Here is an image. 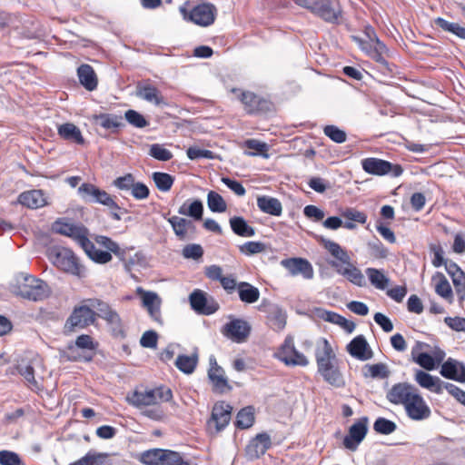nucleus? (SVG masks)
Segmentation results:
<instances>
[{"mask_svg": "<svg viewBox=\"0 0 465 465\" xmlns=\"http://www.w3.org/2000/svg\"><path fill=\"white\" fill-rule=\"evenodd\" d=\"M47 255L51 262L58 269L79 278L85 277V268L70 249L52 247L48 249Z\"/></svg>", "mask_w": 465, "mask_h": 465, "instance_id": "obj_1", "label": "nucleus"}, {"mask_svg": "<svg viewBox=\"0 0 465 465\" xmlns=\"http://www.w3.org/2000/svg\"><path fill=\"white\" fill-rule=\"evenodd\" d=\"M14 292L31 301H41L49 295L48 285L32 275L22 273L14 286Z\"/></svg>", "mask_w": 465, "mask_h": 465, "instance_id": "obj_2", "label": "nucleus"}, {"mask_svg": "<svg viewBox=\"0 0 465 465\" xmlns=\"http://www.w3.org/2000/svg\"><path fill=\"white\" fill-rule=\"evenodd\" d=\"M172 398L173 393L170 389L159 387L153 390H135L127 394L126 401L129 404L141 409L143 407L158 405L163 401H169Z\"/></svg>", "mask_w": 465, "mask_h": 465, "instance_id": "obj_3", "label": "nucleus"}, {"mask_svg": "<svg viewBox=\"0 0 465 465\" xmlns=\"http://www.w3.org/2000/svg\"><path fill=\"white\" fill-rule=\"evenodd\" d=\"M179 11L184 20L203 27L213 25L217 15L216 7L210 3L194 6L184 4L179 7Z\"/></svg>", "mask_w": 465, "mask_h": 465, "instance_id": "obj_4", "label": "nucleus"}, {"mask_svg": "<svg viewBox=\"0 0 465 465\" xmlns=\"http://www.w3.org/2000/svg\"><path fill=\"white\" fill-rule=\"evenodd\" d=\"M296 4L331 23H335L341 15L336 0H296Z\"/></svg>", "mask_w": 465, "mask_h": 465, "instance_id": "obj_5", "label": "nucleus"}, {"mask_svg": "<svg viewBox=\"0 0 465 465\" xmlns=\"http://www.w3.org/2000/svg\"><path fill=\"white\" fill-rule=\"evenodd\" d=\"M362 169L372 175L391 174L393 177L401 175L403 169L400 164H393L388 161L369 157L361 161Z\"/></svg>", "mask_w": 465, "mask_h": 465, "instance_id": "obj_6", "label": "nucleus"}, {"mask_svg": "<svg viewBox=\"0 0 465 465\" xmlns=\"http://www.w3.org/2000/svg\"><path fill=\"white\" fill-rule=\"evenodd\" d=\"M136 294L140 296L142 300V306L147 311L151 319L159 325L163 324L162 317L161 306L162 299L154 292L145 291L142 287H137Z\"/></svg>", "mask_w": 465, "mask_h": 465, "instance_id": "obj_7", "label": "nucleus"}, {"mask_svg": "<svg viewBox=\"0 0 465 465\" xmlns=\"http://www.w3.org/2000/svg\"><path fill=\"white\" fill-rule=\"evenodd\" d=\"M232 411V406L224 401L214 404L211 418L207 421V428L210 433H218L228 425Z\"/></svg>", "mask_w": 465, "mask_h": 465, "instance_id": "obj_8", "label": "nucleus"}, {"mask_svg": "<svg viewBox=\"0 0 465 465\" xmlns=\"http://www.w3.org/2000/svg\"><path fill=\"white\" fill-rule=\"evenodd\" d=\"M315 359L318 367V372L322 375L330 371L338 363L336 355L326 339L320 340L316 344Z\"/></svg>", "mask_w": 465, "mask_h": 465, "instance_id": "obj_9", "label": "nucleus"}, {"mask_svg": "<svg viewBox=\"0 0 465 465\" xmlns=\"http://www.w3.org/2000/svg\"><path fill=\"white\" fill-rule=\"evenodd\" d=\"M419 390L409 382H398L391 386L386 393L388 401L394 405L405 406Z\"/></svg>", "mask_w": 465, "mask_h": 465, "instance_id": "obj_10", "label": "nucleus"}, {"mask_svg": "<svg viewBox=\"0 0 465 465\" xmlns=\"http://www.w3.org/2000/svg\"><path fill=\"white\" fill-rule=\"evenodd\" d=\"M78 194L86 203H99L104 206L113 204V196L93 183H82L78 187Z\"/></svg>", "mask_w": 465, "mask_h": 465, "instance_id": "obj_11", "label": "nucleus"}, {"mask_svg": "<svg viewBox=\"0 0 465 465\" xmlns=\"http://www.w3.org/2000/svg\"><path fill=\"white\" fill-rule=\"evenodd\" d=\"M54 230L62 235L72 238L82 249L89 241L87 229L80 224L57 221L54 224Z\"/></svg>", "mask_w": 465, "mask_h": 465, "instance_id": "obj_12", "label": "nucleus"}, {"mask_svg": "<svg viewBox=\"0 0 465 465\" xmlns=\"http://www.w3.org/2000/svg\"><path fill=\"white\" fill-rule=\"evenodd\" d=\"M94 344L89 335H80L75 341L74 346H70L69 359L74 361H89L93 359Z\"/></svg>", "mask_w": 465, "mask_h": 465, "instance_id": "obj_13", "label": "nucleus"}, {"mask_svg": "<svg viewBox=\"0 0 465 465\" xmlns=\"http://www.w3.org/2000/svg\"><path fill=\"white\" fill-rule=\"evenodd\" d=\"M95 313L89 306H80L75 308L71 316L67 319L65 328L73 331L74 328H85L94 323Z\"/></svg>", "mask_w": 465, "mask_h": 465, "instance_id": "obj_14", "label": "nucleus"}, {"mask_svg": "<svg viewBox=\"0 0 465 465\" xmlns=\"http://www.w3.org/2000/svg\"><path fill=\"white\" fill-rule=\"evenodd\" d=\"M403 407L407 416L412 420H424L431 414L430 408L420 392L415 393L414 397Z\"/></svg>", "mask_w": 465, "mask_h": 465, "instance_id": "obj_15", "label": "nucleus"}, {"mask_svg": "<svg viewBox=\"0 0 465 465\" xmlns=\"http://www.w3.org/2000/svg\"><path fill=\"white\" fill-rule=\"evenodd\" d=\"M251 332L250 324L242 319H234L227 322L223 329V333L232 341L241 343L247 340Z\"/></svg>", "mask_w": 465, "mask_h": 465, "instance_id": "obj_16", "label": "nucleus"}, {"mask_svg": "<svg viewBox=\"0 0 465 465\" xmlns=\"http://www.w3.org/2000/svg\"><path fill=\"white\" fill-rule=\"evenodd\" d=\"M278 358L286 365L306 366L309 363L308 359L295 349L291 338L285 340L278 352Z\"/></svg>", "mask_w": 465, "mask_h": 465, "instance_id": "obj_17", "label": "nucleus"}, {"mask_svg": "<svg viewBox=\"0 0 465 465\" xmlns=\"http://www.w3.org/2000/svg\"><path fill=\"white\" fill-rule=\"evenodd\" d=\"M191 307L196 312L211 315L218 311L219 304L213 299H208L201 290H194L189 296Z\"/></svg>", "mask_w": 465, "mask_h": 465, "instance_id": "obj_18", "label": "nucleus"}, {"mask_svg": "<svg viewBox=\"0 0 465 465\" xmlns=\"http://www.w3.org/2000/svg\"><path fill=\"white\" fill-rule=\"evenodd\" d=\"M367 418H362L349 429V433L343 440V445L346 449L351 450H356L358 445L363 440L366 436L367 428Z\"/></svg>", "mask_w": 465, "mask_h": 465, "instance_id": "obj_19", "label": "nucleus"}, {"mask_svg": "<svg viewBox=\"0 0 465 465\" xmlns=\"http://www.w3.org/2000/svg\"><path fill=\"white\" fill-rule=\"evenodd\" d=\"M89 307L94 312L95 316L105 320L114 329L121 327L120 316L106 302L101 300H92Z\"/></svg>", "mask_w": 465, "mask_h": 465, "instance_id": "obj_20", "label": "nucleus"}, {"mask_svg": "<svg viewBox=\"0 0 465 465\" xmlns=\"http://www.w3.org/2000/svg\"><path fill=\"white\" fill-rule=\"evenodd\" d=\"M135 94L137 97L156 106L167 104L160 90L148 81L137 84Z\"/></svg>", "mask_w": 465, "mask_h": 465, "instance_id": "obj_21", "label": "nucleus"}, {"mask_svg": "<svg viewBox=\"0 0 465 465\" xmlns=\"http://www.w3.org/2000/svg\"><path fill=\"white\" fill-rule=\"evenodd\" d=\"M271 445V437L267 433L257 434L246 446V456L250 460L258 459L266 452Z\"/></svg>", "mask_w": 465, "mask_h": 465, "instance_id": "obj_22", "label": "nucleus"}, {"mask_svg": "<svg viewBox=\"0 0 465 465\" xmlns=\"http://www.w3.org/2000/svg\"><path fill=\"white\" fill-rule=\"evenodd\" d=\"M331 266L336 270V272L344 276L351 283L362 287L366 285L365 277L360 269L351 264V261L348 264H339L337 262H331Z\"/></svg>", "mask_w": 465, "mask_h": 465, "instance_id": "obj_23", "label": "nucleus"}, {"mask_svg": "<svg viewBox=\"0 0 465 465\" xmlns=\"http://www.w3.org/2000/svg\"><path fill=\"white\" fill-rule=\"evenodd\" d=\"M208 377L212 382L213 391L219 393H224L231 391L227 378L225 377L224 371L220 367L216 361L211 359V368L208 371Z\"/></svg>", "mask_w": 465, "mask_h": 465, "instance_id": "obj_24", "label": "nucleus"}, {"mask_svg": "<svg viewBox=\"0 0 465 465\" xmlns=\"http://www.w3.org/2000/svg\"><path fill=\"white\" fill-rule=\"evenodd\" d=\"M440 373L446 379L465 382V365L452 358L442 363Z\"/></svg>", "mask_w": 465, "mask_h": 465, "instance_id": "obj_25", "label": "nucleus"}, {"mask_svg": "<svg viewBox=\"0 0 465 465\" xmlns=\"http://www.w3.org/2000/svg\"><path fill=\"white\" fill-rule=\"evenodd\" d=\"M175 235L179 240H189L195 232V226L192 221L179 216H172L168 219Z\"/></svg>", "mask_w": 465, "mask_h": 465, "instance_id": "obj_26", "label": "nucleus"}, {"mask_svg": "<svg viewBox=\"0 0 465 465\" xmlns=\"http://www.w3.org/2000/svg\"><path fill=\"white\" fill-rule=\"evenodd\" d=\"M347 350L352 357L360 361H367L373 357V352L362 335L355 337L348 344Z\"/></svg>", "mask_w": 465, "mask_h": 465, "instance_id": "obj_27", "label": "nucleus"}, {"mask_svg": "<svg viewBox=\"0 0 465 465\" xmlns=\"http://www.w3.org/2000/svg\"><path fill=\"white\" fill-rule=\"evenodd\" d=\"M282 264L290 271L292 275L302 274L305 279L313 277V269L311 263L302 258H292L283 260Z\"/></svg>", "mask_w": 465, "mask_h": 465, "instance_id": "obj_28", "label": "nucleus"}, {"mask_svg": "<svg viewBox=\"0 0 465 465\" xmlns=\"http://www.w3.org/2000/svg\"><path fill=\"white\" fill-rule=\"evenodd\" d=\"M415 381L422 388L433 391L437 394L442 392L445 382L439 377L432 376L430 373L418 370L414 375Z\"/></svg>", "mask_w": 465, "mask_h": 465, "instance_id": "obj_29", "label": "nucleus"}, {"mask_svg": "<svg viewBox=\"0 0 465 465\" xmlns=\"http://www.w3.org/2000/svg\"><path fill=\"white\" fill-rule=\"evenodd\" d=\"M18 202L30 209H38L47 204L46 198L41 190H30L22 193Z\"/></svg>", "mask_w": 465, "mask_h": 465, "instance_id": "obj_30", "label": "nucleus"}, {"mask_svg": "<svg viewBox=\"0 0 465 465\" xmlns=\"http://www.w3.org/2000/svg\"><path fill=\"white\" fill-rule=\"evenodd\" d=\"M203 213V204L199 199H188L178 209V213L192 217L198 221L202 220Z\"/></svg>", "mask_w": 465, "mask_h": 465, "instance_id": "obj_31", "label": "nucleus"}, {"mask_svg": "<svg viewBox=\"0 0 465 465\" xmlns=\"http://www.w3.org/2000/svg\"><path fill=\"white\" fill-rule=\"evenodd\" d=\"M257 206L264 213L280 216L282 213L281 202L274 197L259 196L257 198Z\"/></svg>", "mask_w": 465, "mask_h": 465, "instance_id": "obj_32", "label": "nucleus"}, {"mask_svg": "<svg viewBox=\"0 0 465 465\" xmlns=\"http://www.w3.org/2000/svg\"><path fill=\"white\" fill-rule=\"evenodd\" d=\"M77 75L81 84L88 91H93L97 87V77L89 64H82L77 69Z\"/></svg>", "mask_w": 465, "mask_h": 465, "instance_id": "obj_33", "label": "nucleus"}, {"mask_svg": "<svg viewBox=\"0 0 465 465\" xmlns=\"http://www.w3.org/2000/svg\"><path fill=\"white\" fill-rule=\"evenodd\" d=\"M58 134L64 140L83 144L84 139L82 135L80 129L72 123H65L58 126Z\"/></svg>", "mask_w": 465, "mask_h": 465, "instance_id": "obj_34", "label": "nucleus"}, {"mask_svg": "<svg viewBox=\"0 0 465 465\" xmlns=\"http://www.w3.org/2000/svg\"><path fill=\"white\" fill-rule=\"evenodd\" d=\"M341 217L346 220L343 223V227L348 230H354L356 228L355 223L363 224L367 221L366 213L354 208H346L342 210L341 212Z\"/></svg>", "mask_w": 465, "mask_h": 465, "instance_id": "obj_35", "label": "nucleus"}, {"mask_svg": "<svg viewBox=\"0 0 465 465\" xmlns=\"http://www.w3.org/2000/svg\"><path fill=\"white\" fill-rule=\"evenodd\" d=\"M172 450L154 449L142 453L140 460L146 465H163L167 459V454Z\"/></svg>", "mask_w": 465, "mask_h": 465, "instance_id": "obj_36", "label": "nucleus"}, {"mask_svg": "<svg viewBox=\"0 0 465 465\" xmlns=\"http://www.w3.org/2000/svg\"><path fill=\"white\" fill-rule=\"evenodd\" d=\"M241 101L248 114H254L262 111L266 104L259 96L251 92H242Z\"/></svg>", "mask_w": 465, "mask_h": 465, "instance_id": "obj_37", "label": "nucleus"}, {"mask_svg": "<svg viewBox=\"0 0 465 465\" xmlns=\"http://www.w3.org/2000/svg\"><path fill=\"white\" fill-rule=\"evenodd\" d=\"M239 298L242 302L254 303L260 298V291L247 282H241L237 285Z\"/></svg>", "mask_w": 465, "mask_h": 465, "instance_id": "obj_38", "label": "nucleus"}, {"mask_svg": "<svg viewBox=\"0 0 465 465\" xmlns=\"http://www.w3.org/2000/svg\"><path fill=\"white\" fill-rule=\"evenodd\" d=\"M83 250L86 255L96 263L104 264L111 262L113 258L109 252L100 250L90 240L84 246Z\"/></svg>", "mask_w": 465, "mask_h": 465, "instance_id": "obj_39", "label": "nucleus"}, {"mask_svg": "<svg viewBox=\"0 0 465 465\" xmlns=\"http://www.w3.org/2000/svg\"><path fill=\"white\" fill-rule=\"evenodd\" d=\"M229 223L232 231L241 237H252L255 235V229L250 226L242 216L230 218Z\"/></svg>", "mask_w": 465, "mask_h": 465, "instance_id": "obj_40", "label": "nucleus"}, {"mask_svg": "<svg viewBox=\"0 0 465 465\" xmlns=\"http://www.w3.org/2000/svg\"><path fill=\"white\" fill-rule=\"evenodd\" d=\"M352 39L361 46V48L365 51L373 60L376 62L385 64L386 60L383 57V54L386 52V46L382 43H378V45L367 46L363 45L364 43L361 38L357 36H352Z\"/></svg>", "mask_w": 465, "mask_h": 465, "instance_id": "obj_41", "label": "nucleus"}, {"mask_svg": "<svg viewBox=\"0 0 465 465\" xmlns=\"http://www.w3.org/2000/svg\"><path fill=\"white\" fill-rule=\"evenodd\" d=\"M322 244L324 248L330 252V254L336 259L335 262H337L339 264H348L351 261V257L348 252L337 242L323 239Z\"/></svg>", "mask_w": 465, "mask_h": 465, "instance_id": "obj_42", "label": "nucleus"}, {"mask_svg": "<svg viewBox=\"0 0 465 465\" xmlns=\"http://www.w3.org/2000/svg\"><path fill=\"white\" fill-rule=\"evenodd\" d=\"M362 374L365 378L387 379L391 375V371L387 364L380 362L366 364L362 369Z\"/></svg>", "mask_w": 465, "mask_h": 465, "instance_id": "obj_43", "label": "nucleus"}, {"mask_svg": "<svg viewBox=\"0 0 465 465\" xmlns=\"http://www.w3.org/2000/svg\"><path fill=\"white\" fill-rule=\"evenodd\" d=\"M95 124L104 129L113 130L124 126L123 117L113 114L94 115Z\"/></svg>", "mask_w": 465, "mask_h": 465, "instance_id": "obj_44", "label": "nucleus"}, {"mask_svg": "<svg viewBox=\"0 0 465 465\" xmlns=\"http://www.w3.org/2000/svg\"><path fill=\"white\" fill-rule=\"evenodd\" d=\"M198 363V353L194 351L192 355H179L175 361V366L181 371L191 374L194 371Z\"/></svg>", "mask_w": 465, "mask_h": 465, "instance_id": "obj_45", "label": "nucleus"}, {"mask_svg": "<svg viewBox=\"0 0 465 465\" xmlns=\"http://www.w3.org/2000/svg\"><path fill=\"white\" fill-rule=\"evenodd\" d=\"M371 283L379 290H385L389 284V278L381 270L367 268L365 271Z\"/></svg>", "mask_w": 465, "mask_h": 465, "instance_id": "obj_46", "label": "nucleus"}, {"mask_svg": "<svg viewBox=\"0 0 465 465\" xmlns=\"http://www.w3.org/2000/svg\"><path fill=\"white\" fill-rule=\"evenodd\" d=\"M322 376L327 383L335 388H343L345 386V380L340 371L338 363L334 365L330 371L322 373Z\"/></svg>", "mask_w": 465, "mask_h": 465, "instance_id": "obj_47", "label": "nucleus"}, {"mask_svg": "<svg viewBox=\"0 0 465 465\" xmlns=\"http://www.w3.org/2000/svg\"><path fill=\"white\" fill-rule=\"evenodd\" d=\"M268 319L270 325L273 330L281 331L286 325V313L277 306L271 310Z\"/></svg>", "mask_w": 465, "mask_h": 465, "instance_id": "obj_48", "label": "nucleus"}, {"mask_svg": "<svg viewBox=\"0 0 465 465\" xmlns=\"http://www.w3.org/2000/svg\"><path fill=\"white\" fill-rule=\"evenodd\" d=\"M152 178L155 186L161 192L170 191L174 182V178L171 174L162 172H154Z\"/></svg>", "mask_w": 465, "mask_h": 465, "instance_id": "obj_49", "label": "nucleus"}, {"mask_svg": "<svg viewBox=\"0 0 465 465\" xmlns=\"http://www.w3.org/2000/svg\"><path fill=\"white\" fill-rule=\"evenodd\" d=\"M207 205L213 213H223L227 209V204L218 193L210 191L207 194Z\"/></svg>", "mask_w": 465, "mask_h": 465, "instance_id": "obj_50", "label": "nucleus"}, {"mask_svg": "<svg viewBox=\"0 0 465 465\" xmlns=\"http://www.w3.org/2000/svg\"><path fill=\"white\" fill-rule=\"evenodd\" d=\"M254 422V411L252 407L242 409L237 414L236 426L241 429H248Z\"/></svg>", "mask_w": 465, "mask_h": 465, "instance_id": "obj_51", "label": "nucleus"}, {"mask_svg": "<svg viewBox=\"0 0 465 465\" xmlns=\"http://www.w3.org/2000/svg\"><path fill=\"white\" fill-rule=\"evenodd\" d=\"M434 279L437 280V283L435 285V292L437 294L445 299L451 298L452 290L446 277L442 273L438 272Z\"/></svg>", "mask_w": 465, "mask_h": 465, "instance_id": "obj_52", "label": "nucleus"}, {"mask_svg": "<svg viewBox=\"0 0 465 465\" xmlns=\"http://www.w3.org/2000/svg\"><path fill=\"white\" fill-rule=\"evenodd\" d=\"M435 24L444 31L450 32L455 35L465 39V27L460 26L459 24L449 22L441 17H438L435 20Z\"/></svg>", "mask_w": 465, "mask_h": 465, "instance_id": "obj_53", "label": "nucleus"}, {"mask_svg": "<svg viewBox=\"0 0 465 465\" xmlns=\"http://www.w3.org/2000/svg\"><path fill=\"white\" fill-rule=\"evenodd\" d=\"M149 155L162 162L169 161L173 156L171 151L160 143H153L150 146Z\"/></svg>", "mask_w": 465, "mask_h": 465, "instance_id": "obj_54", "label": "nucleus"}, {"mask_svg": "<svg viewBox=\"0 0 465 465\" xmlns=\"http://www.w3.org/2000/svg\"><path fill=\"white\" fill-rule=\"evenodd\" d=\"M373 429L378 433L388 435L396 430L397 425L392 420L385 418H378L373 424Z\"/></svg>", "mask_w": 465, "mask_h": 465, "instance_id": "obj_55", "label": "nucleus"}, {"mask_svg": "<svg viewBox=\"0 0 465 465\" xmlns=\"http://www.w3.org/2000/svg\"><path fill=\"white\" fill-rule=\"evenodd\" d=\"M126 121L136 128H143L149 125V122L144 118L143 114L135 110H128L124 114Z\"/></svg>", "mask_w": 465, "mask_h": 465, "instance_id": "obj_56", "label": "nucleus"}, {"mask_svg": "<svg viewBox=\"0 0 465 465\" xmlns=\"http://www.w3.org/2000/svg\"><path fill=\"white\" fill-rule=\"evenodd\" d=\"M95 243L100 247H104L106 249V252H109L111 254L114 253L115 255L121 254V249L119 245L114 242L111 238L99 235L95 237Z\"/></svg>", "mask_w": 465, "mask_h": 465, "instance_id": "obj_57", "label": "nucleus"}, {"mask_svg": "<svg viewBox=\"0 0 465 465\" xmlns=\"http://www.w3.org/2000/svg\"><path fill=\"white\" fill-rule=\"evenodd\" d=\"M323 133L326 136L337 143L345 142L347 138L346 133L335 125L325 126Z\"/></svg>", "mask_w": 465, "mask_h": 465, "instance_id": "obj_58", "label": "nucleus"}, {"mask_svg": "<svg viewBox=\"0 0 465 465\" xmlns=\"http://www.w3.org/2000/svg\"><path fill=\"white\" fill-rule=\"evenodd\" d=\"M240 252L245 255H253L263 252L266 245L262 242H247L239 247Z\"/></svg>", "mask_w": 465, "mask_h": 465, "instance_id": "obj_59", "label": "nucleus"}, {"mask_svg": "<svg viewBox=\"0 0 465 465\" xmlns=\"http://www.w3.org/2000/svg\"><path fill=\"white\" fill-rule=\"evenodd\" d=\"M456 273L452 275V282L456 292L460 300L465 297V273L461 270L455 269Z\"/></svg>", "mask_w": 465, "mask_h": 465, "instance_id": "obj_60", "label": "nucleus"}, {"mask_svg": "<svg viewBox=\"0 0 465 465\" xmlns=\"http://www.w3.org/2000/svg\"><path fill=\"white\" fill-rule=\"evenodd\" d=\"M245 144L247 148L253 150L254 152L248 153L249 155L255 156V155H262L263 157L267 158V151H268V145L265 143H261L257 140L251 139L247 140L245 142Z\"/></svg>", "mask_w": 465, "mask_h": 465, "instance_id": "obj_61", "label": "nucleus"}, {"mask_svg": "<svg viewBox=\"0 0 465 465\" xmlns=\"http://www.w3.org/2000/svg\"><path fill=\"white\" fill-rule=\"evenodd\" d=\"M18 372L26 380L27 382L35 385V370L30 362L22 361L17 365Z\"/></svg>", "mask_w": 465, "mask_h": 465, "instance_id": "obj_62", "label": "nucleus"}, {"mask_svg": "<svg viewBox=\"0 0 465 465\" xmlns=\"http://www.w3.org/2000/svg\"><path fill=\"white\" fill-rule=\"evenodd\" d=\"M368 248L371 255L376 259H384L388 255V250L378 239L373 242H370L368 243Z\"/></svg>", "mask_w": 465, "mask_h": 465, "instance_id": "obj_63", "label": "nucleus"}, {"mask_svg": "<svg viewBox=\"0 0 465 465\" xmlns=\"http://www.w3.org/2000/svg\"><path fill=\"white\" fill-rule=\"evenodd\" d=\"M0 464L1 465H23L22 460L18 454L10 450L0 451Z\"/></svg>", "mask_w": 465, "mask_h": 465, "instance_id": "obj_64", "label": "nucleus"}]
</instances>
